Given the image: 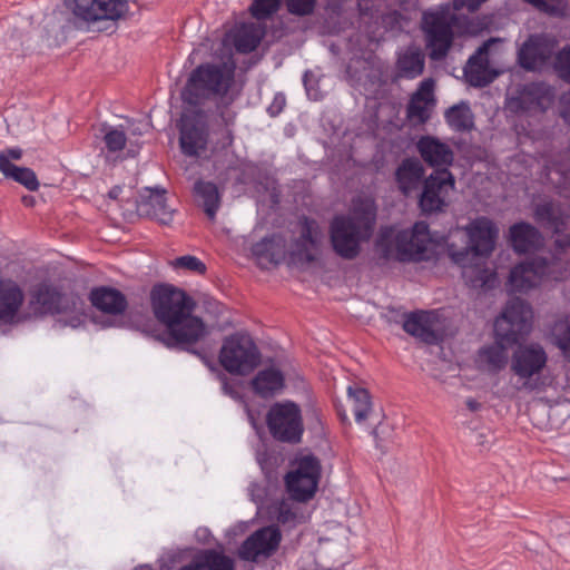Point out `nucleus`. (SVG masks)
Segmentation results:
<instances>
[{
  "label": "nucleus",
  "instance_id": "f257e3e1",
  "mask_svg": "<svg viewBox=\"0 0 570 570\" xmlns=\"http://www.w3.org/2000/svg\"><path fill=\"white\" fill-rule=\"evenodd\" d=\"M233 61L204 62L190 71L181 90L185 106L212 109L224 127L235 124L237 112L233 104L240 96L235 85Z\"/></svg>",
  "mask_w": 570,
  "mask_h": 570
},
{
  "label": "nucleus",
  "instance_id": "f03ea898",
  "mask_svg": "<svg viewBox=\"0 0 570 570\" xmlns=\"http://www.w3.org/2000/svg\"><path fill=\"white\" fill-rule=\"evenodd\" d=\"M150 304L155 317L166 327L158 338L167 347H178L205 360L199 351L190 348L206 332L203 320L193 315V298L173 285L158 284L150 292Z\"/></svg>",
  "mask_w": 570,
  "mask_h": 570
},
{
  "label": "nucleus",
  "instance_id": "7ed1b4c3",
  "mask_svg": "<svg viewBox=\"0 0 570 570\" xmlns=\"http://www.w3.org/2000/svg\"><path fill=\"white\" fill-rule=\"evenodd\" d=\"M533 312L525 301L511 298L494 322L495 344L482 347L480 356L493 372L503 370L508 363L505 350L519 343L532 327Z\"/></svg>",
  "mask_w": 570,
  "mask_h": 570
},
{
  "label": "nucleus",
  "instance_id": "20e7f679",
  "mask_svg": "<svg viewBox=\"0 0 570 570\" xmlns=\"http://www.w3.org/2000/svg\"><path fill=\"white\" fill-rule=\"evenodd\" d=\"M209 121L224 126L212 109H199L185 106L177 125L179 129V146L181 153L188 157H198L207 150Z\"/></svg>",
  "mask_w": 570,
  "mask_h": 570
},
{
  "label": "nucleus",
  "instance_id": "39448f33",
  "mask_svg": "<svg viewBox=\"0 0 570 570\" xmlns=\"http://www.w3.org/2000/svg\"><path fill=\"white\" fill-rule=\"evenodd\" d=\"M261 356L259 348L252 336L236 332L224 338L218 360L228 373L247 375L259 365Z\"/></svg>",
  "mask_w": 570,
  "mask_h": 570
},
{
  "label": "nucleus",
  "instance_id": "423d86ee",
  "mask_svg": "<svg viewBox=\"0 0 570 570\" xmlns=\"http://www.w3.org/2000/svg\"><path fill=\"white\" fill-rule=\"evenodd\" d=\"M551 254V261L547 257H537L532 261L517 264L509 274L507 287L512 293H527L537 287L542 277L560 279L563 272L558 268L556 261L562 258L567 252H548Z\"/></svg>",
  "mask_w": 570,
  "mask_h": 570
},
{
  "label": "nucleus",
  "instance_id": "0eeeda50",
  "mask_svg": "<svg viewBox=\"0 0 570 570\" xmlns=\"http://www.w3.org/2000/svg\"><path fill=\"white\" fill-rule=\"evenodd\" d=\"M547 363L548 354L541 344H518L510 358V371L522 381V390L538 391L544 386L540 375L547 367Z\"/></svg>",
  "mask_w": 570,
  "mask_h": 570
},
{
  "label": "nucleus",
  "instance_id": "6e6552de",
  "mask_svg": "<svg viewBox=\"0 0 570 570\" xmlns=\"http://www.w3.org/2000/svg\"><path fill=\"white\" fill-rule=\"evenodd\" d=\"M492 252H444L439 254L462 268L465 284L474 289H493L498 284V276L491 258Z\"/></svg>",
  "mask_w": 570,
  "mask_h": 570
},
{
  "label": "nucleus",
  "instance_id": "1a4fd4ad",
  "mask_svg": "<svg viewBox=\"0 0 570 570\" xmlns=\"http://www.w3.org/2000/svg\"><path fill=\"white\" fill-rule=\"evenodd\" d=\"M266 425L275 441L293 445L302 442L304 433L302 410L293 401L276 402L271 405L266 413Z\"/></svg>",
  "mask_w": 570,
  "mask_h": 570
},
{
  "label": "nucleus",
  "instance_id": "9d476101",
  "mask_svg": "<svg viewBox=\"0 0 570 570\" xmlns=\"http://www.w3.org/2000/svg\"><path fill=\"white\" fill-rule=\"evenodd\" d=\"M295 469L285 476L286 491L289 498L297 502L309 501L318 487L321 478V461L314 454L295 459Z\"/></svg>",
  "mask_w": 570,
  "mask_h": 570
},
{
  "label": "nucleus",
  "instance_id": "9b49d317",
  "mask_svg": "<svg viewBox=\"0 0 570 570\" xmlns=\"http://www.w3.org/2000/svg\"><path fill=\"white\" fill-rule=\"evenodd\" d=\"M452 17L440 12L424 13L422 28L425 33L429 57L433 61L443 60L452 47L454 33Z\"/></svg>",
  "mask_w": 570,
  "mask_h": 570
},
{
  "label": "nucleus",
  "instance_id": "f8f14e48",
  "mask_svg": "<svg viewBox=\"0 0 570 570\" xmlns=\"http://www.w3.org/2000/svg\"><path fill=\"white\" fill-rule=\"evenodd\" d=\"M432 242L429 225L416 222L411 229H397L393 226L381 227L377 249H429Z\"/></svg>",
  "mask_w": 570,
  "mask_h": 570
},
{
  "label": "nucleus",
  "instance_id": "ddd939ff",
  "mask_svg": "<svg viewBox=\"0 0 570 570\" xmlns=\"http://www.w3.org/2000/svg\"><path fill=\"white\" fill-rule=\"evenodd\" d=\"M442 252H374V255L366 258L362 268L372 273L386 274L396 264L421 265V268H432L440 262Z\"/></svg>",
  "mask_w": 570,
  "mask_h": 570
},
{
  "label": "nucleus",
  "instance_id": "4468645a",
  "mask_svg": "<svg viewBox=\"0 0 570 570\" xmlns=\"http://www.w3.org/2000/svg\"><path fill=\"white\" fill-rule=\"evenodd\" d=\"M166 189L161 187H145L139 196L132 199V208H127L128 216L137 214L158 222L161 225H169L174 219L175 209L167 204Z\"/></svg>",
  "mask_w": 570,
  "mask_h": 570
},
{
  "label": "nucleus",
  "instance_id": "2eb2a0df",
  "mask_svg": "<svg viewBox=\"0 0 570 570\" xmlns=\"http://www.w3.org/2000/svg\"><path fill=\"white\" fill-rule=\"evenodd\" d=\"M80 298L61 293L57 287L42 283L31 293L30 304L33 312L39 315L62 314L73 312Z\"/></svg>",
  "mask_w": 570,
  "mask_h": 570
},
{
  "label": "nucleus",
  "instance_id": "dca6fc26",
  "mask_svg": "<svg viewBox=\"0 0 570 570\" xmlns=\"http://www.w3.org/2000/svg\"><path fill=\"white\" fill-rule=\"evenodd\" d=\"M455 178L450 170H434L423 181L419 205L424 214L440 212L446 205L445 196L454 189Z\"/></svg>",
  "mask_w": 570,
  "mask_h": 570
},
{
  "label": "nucleus",
  "instance_id": "f3484780",
  "mask_svg": "<svg viewBox=\"0 0 570 570\" xmlns=\"http://www.w3.org/2000/svg\"><path fill=\"white\" fill-rule=\"evenodd\" d=\"M128 11L126 0H73L72 12L87 22L116 21Z\"/></svg>",
  "mask_w": 570,
  "mask_h": 570
},
{
  "label": "nucleus",
  "instance_id": "a211bd4d",
  "mask_svg": "<svg viewBox=\"0 0 570 570\" xmlns=\"http://www.w3.org/2000/svg\"><path fill=\"white\" fill-rule=\"evenodd\" d=\"M253 262L262 271H272L281 264H285L291 271L298 268H311L315 259L307 254L309 252H237Z\"/></svg>",
  "mask_w": 570,
  "mask_h": 570
},
{
  "label": "nucleus",
  "instance_id": "6ab92c4d",
  "mask_svg": "<svg viewBox=\"0 0 570 570\" xmlns=\"http://www.w3.org/2000/svg\"><path fill=\"white\" fill-rule=\"evenodd\" d=\"M402 328L409 335L428 345H438L443 341L442 333L435 328L438 314L434 311H414L402 313Z\"/></svg>",
  "mask_w": 570,
  "mask_h": 570
},
{
  "label": "nucleus",
  "instance_id": "aec40b11",
  "mask_svg": "<svg viewBox=\"0 0 570 570\" xmlns=\"http://www.w3.org/2000/svg\"><path fill=\"white\" fill-rule=\"evenodd\" d=\"M282 534L276 527H265L247 537L238 548V557L244 561L256 562L259 556L266 558L278 549Z\"/></svg>",
  "mask_w": 570,
  "mask_h": 570
},
{
  "label": "nucleus",
  "instance_id": "412c9836",
  "mask_svg": "<svg viewBox=\"0 0 570 570\" xmlns=\"http://www.w3.org/2000/svg\"><path fill=\"white\" fill-rule=\"evenodd\" d=\"M552 101L550 89L544 83L531 82L518 90L517 96L508 100L513 112H543Z\"/></svg>",
  "mask_w": 570,
  "mask_h": 570
},
{
  "label": "nucleus",
  "instance_id": "4be33fe9",
  "mask_svg": "<svg viewBox=\"0 0 570 570\" xmlns=\"http://www.w3.org/2000/svg\"><path fill=\"white\" fill-rule=\"evenodd\" d=\"M333 249H358L362 242L371 236L364 232L353 218L346 215L335 216L330 226Z\"/></svg>",
  "mask_w": 570,
  "mask_h": 570
},
{
  "label": "nucleus",
  "instance_id": "5701e85b",
  "mask_svg": "<svg viewBox=\"0 0 570 570\" xmlns=\"http://www.w3.org/2000/svg\"><path fill=\"white\" fill-rule=\"evenodd\" d=\"M493 39L484 41L469 58L464 67L465 80L473 87L482 88L494 81L498 72L490 69L489 51Z\"/></svg>",
  "mask_w": 570,
  "mask_h": 570
},
{
  "label": "nucleus",
  "instance_id": "b1692460",
  "mask_svg": "<svg viewBox=\"0 0 570 570\" xmlns=\"http://www.w3.org/2000/svg\"><path fill=\"white\" fill-rule=\"evenodd\" d=\"M552 55L548 41L539 35H531L518 49L517 61L527 71L541 69Z\"/></svg>",
  "mask_w": 570,
  "mask_h": 570
},
{
  "label": "nucleus",
  "instance_id": "393cba45",
  "mask_svg": "<svg viewBox=\"0 0 570 570\" xmlns=\"http://www.w3.org/2000/svg\"><path fill=\"white\" fill-rule=\"evenodd\" d=\"M416 149L423 161L435 170H449L454 161L452 148L433 136H422Z\"/></svg>",
  "mask_w": 570,
  "mask_h": 570
},
{
  "label": "nucleus",
  "instance_id": "a878e982",
  "mask_svg": "<svg viewBox=\"0 0 570 570\" xmlns=\"http://www.w3.org/2000/svg\"><path fill=\"white\" fill-rule=\"evenodd\" d=\"M434 80L424 79L411 96L406 106V117L416 124H425L431 118V111L435 106Z\"/></svg>",
  "mask_w": 570,
  "mask_h": 570
},
{
  "label": "nucleus",
  "instance_id": "bb28decb",
  "mask_svg": "<svg viewBox=\"0 0 570 570\" xmlns=\"http://www.w3.org/2000/svg\"><path fill=\"white\" fill-rule=\"evenodd\" d=\"M471 245L464 249H495L499 237L498 226L485 216L471 220L464 227Z\"/></svg>",
  "mask_w": 570,
  "mask_h": 570
},
{
  "label": "nucleus",
  "instance_id": "cd10ccee",
  "mask_svg": "<svg viewBox=\"0 0 570 570\" xmlns=\"http://www.w3.org/2000/svg\"><path fill=\"white\" fill-rule=\"evenodd\" d=\"M89 298L92 306L110 315L122 314L128 306L126 296L117 288L108 286L92 288Z\"/></svg>",
  "mask_w": 570,
  "mask_h": 570
},
{
  "label": "nucleus",
  "instance_id": "c85d7f7f",
  "mask_svg": "<svg viewBox=\"0 0 570 570\" xmlns=\"http://www.w3.org/2000/svg\"><path fill=\"white\" fill-rule=\"evenodd\" d=\"M23 298V292L16 282L0 278V321L6 323L12 321Z\"/></svg>",
  "mask_w": 570,
  "mask_h": 570
},
{
  "label": "nucleus",
  "instance_id": "c756f323",
  "mask_svg": "<svg viewBox=\"0 0 570 570\" xmlns=\"http://www.w3.org/2000/svg\"><path fill=\"white\" fill-rule=\"evenodd\" d=\"M361 252H309L307 255L316 262L311 268H298L301 272H309L312 274L321 272H335L343 269L342 261H354Z\"/></svg>",
  "mask_w": 570,
  "mask_h": 570
},
{
  "label": "nucleus",
  "instance_id": "7c9ffc66",
  "mask_svg": "<svg viewBox=\"0 0 570 570\" xmlns=\"http://www.w3.org/2000/svg\"><path fill=\"white\" fill-rule=\"evenodd\" d=\"M541 240V233L530 223L519 222L509 228L508 242L512 249H538Z\"/></svg>",
  "mask_w": 570,
  "mask_h": 570
},
{
  "label": "nucleus",
  "instance_id": "2f4dec72",
  "mask_svg": "<svg viewBox=\"0 0 570 570\" xmlns=\"http://www.w3.org/2000/svg\"><path fill=\"white\" fill-rule=\"evenodd\" d=\"M424 176V168L419 159H404L395 173V178L401 191L407 196L417 189Z\"/></svg>",
  "mask_w": 570,
  "mask_h": 570
},
{
  "label": "nucleus",
  "instance_id": "473e14b6",
  "mask_svg": "<svg viewBox=\"0 0 570 570\" xmlns=\"http://www.w3.org/2000/svg\"><path fill=\"white\" fill-rule=\"evenodd\" d=\"M285 377L275 367L261 370L252 381L253 391L261 397H271L284 387Z\"/></svg>",
  "mask_w": 570,
  "mask_h": 570
},
{
  "label": "nucleus",
  "instance_id": "72a5a7b5",
  "mask_svg": "<svg viewBox=\"0 0 570 570\" xmlns=\"http://www.w3.org/2000/svg\"><path fill=\"white\" fill-rule=\"evenodd\" d=\"M179 570H235L234 560L214 549L205 550Z\"/></svg>",
  "mask_w": 570,
  "mask_h": 570
},
{
  "label": "nucleus",
  "instance_id": "f704fd0d",
  "mask_svg": "<svg viewBox=\"0 0 570 570\" xmlns=\"http://www.w3.org/2000/svg\"><path fill=\"white\" fill-rule=\"evenodd\" d=\"M347 216L353 218V222H356L364 232L372 236L376 222V206L373 199L361 196L353 198Z\"/></svg>",
  "mask_w": 570,
  "mask_h": 570
},
{
  "label": "nucleus",
  "instance_id": "c9c22d12",
  "mask_svg": "<svg viewBox=\"0 0 570 570\" xmlns=\"http://www.w3.org/2000/svg\"><path fill=\"white\" fill-rule=\"evenodd\" d=\"M194 196L208 218L214 219L220 205V194L216 184L198 179L194 184Z\"/></svg>",
  "mask_w": 570,
  "mask_h": 570
},
{
  "label": "nucleus",
  "instance_id": "e433bc0d",
  "mask_svg": "<svg viewBox=\"0 0 570 570\" xmlns=\"http://www.w3.org/2000/svg\"><path fill=\"white\" fill-rule=\"evenodd\" d=\"M0 171L6 178L13 179L30 191H36L39 188V180L31 168L19 167L12 163H7L4 157H2L0 159Z\"/></svg>",
  "mask_w": 570,
  "mask_h": 570
},
{
  "label": "nucleus",
  "instance_id": "4c0bfd02",
  "mask_svg": "<svg viewBox=\"0 0 570 570\" xmlns=\"http://www.w3.org/2000/svg\"><path fill=\"white\" fill-rule=\"evenodd\" d=\"M424 56L419 50H407L402 53L396 62L401 77L413 79L422 75L424 70Z\"/></svg>",
  "mask_w": 570,
  "mask_h": 570
},
{
  "label": "nucleus",
  "instance_id": "58836bf2",
  "mask_svg": "<svg viewBox=\"0 0 570 570\" xmlns=\"http://www.w3.org/2000/svg\"><path fill=\"white\" fill-rule=\"evenodd\" d=\"M449 126L455 131H469L474 127L473 114L466 102L452 106L445 112Z\"/></svg>",
  "mask_w": 570,
  "mask_h": 570
},
{
  "label": "nucleus",
  "instance_id": "ea45409f",
  "mask_svg": "<svg viewBox=\"0 0 570 570\" xmlns=\"http://www.w3.org/2000/svg\"><path fill=\"white\" fill-rule=\"evenodd\" d=\"M261 31L252 24L242 26L234 35L233 42L236 50L240 53L254 51L261 42Z\"/></svg>",
  "mask_w": 570,
  "mask_h": 570
},
{
  "label": "nucleus",
  "instance_id": "a19ab883",
  "mask_svg": "<svg viewBox=\"0 0 570 570\" xmlns=\"http://www.w3.org/2000/svg\"><path fill=\"white\" fill-rule=\"evenodd\" d=\"M299 238L298 244L301 249H308V247H317L323 238V233L316 220L303 217L299 222Z\"/></svg>",
  "mask_w": 570,
  "mask_h": 570
},
{
  "label": "nucleus",
  "instance_id": "79ce46f5",
  "mask_svg": "<svg viewBox=\"0 0 570 570\" xmlns=\"http://www.w3.org/2000/svg\"><path fill=\"white\" fill-rule=\"evenodd\" d=\"M348 394L353 401V412L357 422L364 421L371 411L372 402L367 390L363 387H348Z\"/></svg>",
  "mask_w": 570,
  "mask_h": 570
},
{
  "label": "nucleus",
  "instance_id": "37998d69",
  "mask_svg": "<svg viewBox=\"0 0 570 570\" xmlns=\"http://www.w3.org/2000/svg\"><path fill=\"white\" fill-rule=\"evenodd\" d=\"M101 131L104 132V142L110 153L120 151L125 148L127 134L124 125H120L119 127H111L104 124Z\"/></svg>",
  "mask_w": 570,
  "mask_h": 570
},
{
  "label": "nucleus",
  "instance_id": "c03bdc74",
  "mask_svg": "<svg viewBox=\"0 0 570 570\" xmlns=\"http://www.w3.org/2000/svg\"><path fill=\"white\" fill-rule=\"evenodd\" d=\"M527 3L533 6L540 12L551 17L563 18L567 14L568 2L567 0H524Z\"/></svg>",
  "mask_w": 570,
  "mask_h": 570
},
{
  "label": "nucleus",
  "instance_id": "a18cd8bd",
  "mask_svg": "<svg viewBox=\"0 0 570 570\" xmlns=\"http://www.w3.org/2000/svg\"><path fill=\"white\" fill-rule=\"evenodd\" d=\"M281 0H254L249 10L254 18L262 20L278 11Z\"/></svg>",
  "mask_w": 570,
  "mask_h": 570
},
{
  "label": "nucleus",
  "instance_id": "49530a36",
  "mask_svg": "<svg viewBox=\"0 0 570 570\" xmlns=\"http://www.w3.org/2000/svg\"><path fill=\"white\" fill-rule=\"evenodd\" d=\"M553 409L551 406L542 405L532 410V422L534 426L540 430L551 431L556 428L551 421V413Z\"/></svg>",
  "mask_w": 570,
  "mask_h": 570
},
{
  "label": "nucleus",
  "instance_id": "de8ad7c7",
  "mask_svg": "<svg viewBox=\"0 0 570 570\" xmlns=\"http://www.w3.org/2000/svg\"><path fill=\"white\" fill-rule=\"evenodd\" d=\"M317 0H285L286 9L297 17L309 16L314 12Z\"/></svg>",
  "mask_w": 570,
  "mask_h": 570
},
{
  "label": "nucleus",
  "instance_id": "09e8293b",
  "mask_svg": "<svg viewBox=\"0 0 570 570\" xmlns=\"http://www.w3.org/2000/svg\"><path fill=\"white\" fill-rule=\"evenodd\" d=\"M534 214L539 220H546L550 224H556L558 220V212L554 204L551 202L538 204Z\"/></svg>",
  "mask_w": 570,
  "mask_h": 570
},
{
  "label": "nucleus",
  "instance_id": "8fccbe9b",
  "mask_svg": "<svg viewBox=\"0 0 570 570\" xmlns=\"http://www.w3.org/2000/svg\"><path fill=\"white\" fill-rule=\"evenodd\" d=\"M175 266L186 268L198 274H204L206 272V265L197 257L190 255L176 258Z\"/></svg>",
  "mask_w": 570,
  "mask_h": 570
},
{
  "label": "nucleus",
  "instance_id": "3c124183",
  "mask_svg": "<svg viewBox=\"0 0 570 570\" xmlns=\"http://www.w3.org/2000/svg\"><path fill=\"white\" fill-rule=\"evenodd\" d=\"M276 519L282 524H295L297 520V513L293 510L288 502L282 501L277 508Z\"/></svg>",
  "mask_w": 570,
  "mask_h": 570
},
{
  "label": "nucleus",
  "instance_id": "603ef678",
  "mask_svg": "<svg viewBox=\"0 0 570 570\" xmlns=\"http://www.w3.org/2000/svg\"><path fill=\"white\" fill-rule=\"evenodd\" d=\"M556 345L570 362V323L556 335Z\"/></svg>",
  "mask_w": 570,
  "mask_h": 570
},
{
  "label": "nucleus",
  "instance_id": "864d4df0",
  "mask_svg": "<svg viewBox=\"0 0 570 570\" xmlns=\"http://www.w3.org/2000/svg\"><path fill=\"white\" fill-rule=\"evenodd\" d=\"M108 197L114 200L125 202L126 204H129L130 207H132V200L134 193L131 188H126V186H114L109 193Z\"/></svg>",
  "mask_w": 570,
  "mask_h": 570
},
{
  "label": "nucleus",
  "instance_id": "5fc2aeb1",
  "mask_svg": "<svg viewBox=\"0 0 570 570\" xmlns=\"http://www.w3.org/2000/svg\"><path fill=\"white\" fill-rule=\"evenodd\" d=\"M558 68L561 77L570 82V49H563L558 55Z\"/></svg>",
  "mask_w": 570,
  "mask_h": 570
},
{
  "label": "nucleus",
  "instance_id": "6e6d98bb",
  "mask_svg": "<svg viewBox=\"0 0 570 570\" xmlns=\"http://www.w3.org/2000/svg\"><path fill=\"white\" fill-rule=\"evenodd\" d=\"M547 176H550L552 173H556L559 175V183L562 180L563 184L570 185V168L568 170H564L561 166L552 165L546 166Z\"/></svg>",
  "mask_w": 570,
  "mask_h": 570
},
{
  "label": "nucleus",
  "instance_id": "4d7b16f0",
  "mask_svg": "<svg viewBox=\"0 0 570 570\" xmlns=\"http://www.w3.org/2000/svg\"><path fill=\"white\" fill-rule=\"evenodd\" d=\"M285 105H286L285 96L283 94H276L274 99H273V102L268 107V112L272 116H276L279 112H282V110L284 109Z\"/></svg>",
  "mask_w": 570,
  "mask_h": 570
},
{
  "label": "nucleus",
  "instance_id": "13d9d810",
  "mask_svg": "<svg viewBox=\"0 0 570 570\" xmlns=\"http://www.w3.org/2000/svg\"><path fill=\"white\" fill-rule=\"evenodd\" d=\"M263 249H273L272 247L283 246V238L279 235L273 234L262 239Z\"/></svg>",
  "mask_w": 570,
  "mask_h": 570
},
{
  "label": "nucleus",
  "instance_id": "bf43d9fd",
  "mask_svg": "<svg viewBox=\"0 0 570 570\" xmlns=\"http://www.w3.org/2000/svg\"><path fill=\"white\" fill-rule=\"evenodd\" d=\"M4 157L7 163H11V160H19L22 157V149L20 148H7L0 151V159Z\"/></svg>",
  "mask_w": 570,
  "mask_h": 570
},
{
  "label": "nucleus",
  "instance_id": "052dcab7",
  "mask_svg": "<svg viewBox=\"0 0 570 570\" xmlns=\"http://www.w3.org/2000/svg\"><path fill=\"white\" fill-rule=\"evenodd\" d=\"M560 115L564 121L570 125V92L564 95L561 99Z\"/></svg>",
  "mask_w": 570,
  "mask_h": 570
},
{
  "label": "nucleus",
  "instance_id": "680f3d73",
  "mask_svg": "<svg viewBox=\"0 0 570 570\" xmlns=\"http://www.w3.org/2000/svg\"><path fill=\"white\" fill-rule=\"evenodd\" d=\"M325 1H326L325 9L327 11H331L333 13H338L342 9L343 3L346 0H325Z\"/></svg>",
  "mask_w": 570,
  "mask_h": 570
},
{
  "label": "nucleus",
  "instance_id": "e2e57ef3",
  "mask_svg": "<svg viewBox=\"0 0 570 570\" xmlns=\"http://www.w3.org/2000/svg\"><path fill=\"white\" fill-rule=\"evenodd\" d=\"M466 406H468V409L470 411L475 412V411H478L481 407V404L478 401L473 400V399H468L466 400Z\"/></svg>",
  "mask_w": 570,
  "mask_h": 570
},
{
  "label": "nucleus",
  "instance_id": "0e129e2a",
  "mask_svg": "<svg viewBox=\"0 0 570 570\" xmlns=\"http://www.w3.org/2000/svg\"><path fill=\"white\" fill-rule=\"evenodd\" d=\"M21 202L24 206L32 207L36 204V198L31 195H24L22 196Z\"/></svg>",
  "mask_w": 570,
  "mask_h": 570
},
{
  "label": "nucleus",
  "instance_id": "69168bd1",
  "mask_svg": "<svg viewBox=\"0 0 570 570\" xmlns=\"http://www.w3.org/2000/svg\"><path fill=\"white\" fill-rule=\"evenodd\" d=\"M125 131L130 135V136H138V135H141L140 130L135 127L134 125H130L128 127H125Z\"/></svg>",
  "mask_w": 570,
  "mask_h": 570
},
{
  "label": "nucleus",
  "instance_id": "338daca9",
  "mask_svg": "<svg viewBox=\"0 0 570 570\" xmlns=\"http://www.w3.org/2000/svg\"><path fill=\"white\" fill-rule=\"evenodd\" d=\"M309 413L312 414V416L314 417L315 422L317 424H321V416H320V412L315 407V406H312L311 410H309Z\"/></svg>",
  "mask_w": 570,
  "mask_h": 570
},
{
  "label": "nucleus",
  "instance_id": "774afa93",
  "mask_svg": "<svg viewBox=\"0 0 570 570\" xmlns=\"http://www.w3.org/2000/svg\"><path fill=\"white\" fill-rule=\"evenodd\" d=\"M307 77H308V72H305V75H304V85H305V88H306L307 95H311V94H309V89H308V87H307Z\"/></svg>",
  "mask_w": 570,
  "mask_h": 570
}]
</instances>
